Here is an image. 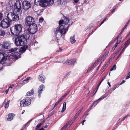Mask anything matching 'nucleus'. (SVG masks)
<instances>
[{"instance_id": "nucleus-9", "label": "nucleus", "mask_w": 130, "mask_h": 130, "mask_svg": "<svg viewBox=\"0 0 130 130\" xmlns=\"http://www.w3.org/2000/svg\"><path fill=\"white\" fill-rule=\"evenodd\" d=\"M31 103L30 99L28 97L21 101L20 105L21 107L26 106L30 105Z\"/></svg>"}, {"instance_id": "nucleus-3", "label": "nucleus", "mask_w": 130, "mask_h": 130, "mask_svg": "<svg viewBox=\"0 0 130 130\" xmlns=\"http://www.w3.org/2000/svg\"><path fill=\"white\" fill-rule=\"evenodd\" d=\"M54 0H35V4L37 5H41L43 7H46L53 4Z\"/></svg>"}, {"instance_id": "nucleus-40", "label": "nucleus", "mask_w": 130, "mask_h": 130, "mask_svg": "<svg viewBox=\"0 0 130 130\" xmlns=\"http://www.w3.org/2000/svg\"><path fill=\"white\" fill-rule=\"evenodd\" d=\"M120 85L119 84H117L115 85V86L114 87L113 90H115L116 88L118 87Z\"/></svg>"}, {"instance_id": "nucleus-19", "label": "nucleus", "mask_w": 130, "mask_h": 130, "mask_svg": "<svg viewBox=\"0 0 130 130\" xmlns=\"http://www.w3.org/2000/svg\"><path fill=\"white\" fill-rule=\"evenodd\" d=\"M13 115L12 113H9L8 114V117L7 119V120L9 121H11L12 120L13 118Z\"/></svg>"}, {"instance_id": "nucleus-16", "label": "nucleus", "mask_w": 130, "mask_h": 130, "mask_svg": "<svg viewBox=\"0 0 130 130\" xmlns=\"http://www.w3.org/2000/svg\"><path fill=\"white\" fill-rule=\"evenodd\" d=\"M2 45H3L5 51H6L5 49H8L10 48L9 44L7 42H4Z\"/></svg>"}, {"instance_id": "nucleus-61", "label": "nucleus", "mask_w": 130, "mask_h": 130, "mask_svg": "<svg viewBox=\"0 0 130 130\" xmlns=\"http://www.w3.org/2000/svg\"><path fill=\"white\" fill-rule=\"evenodd\" d=\"M128 115H127V116H125V117H124L123 118V120H124V119H125L126 118L127 116H128Z\"/></svg>"}, {"instance_id": "nucleus-22", "label": "nucleus", "mask_w": 130, "mask_h": 130, "mask_svg": "<svg viewBox=\"0 0 130 130\" xmlns=\"http://www.w3.org/2000/svg\"><path fill=\"white\" fill-rule=\"evenodd\" d=\"M34 90L32 89L30 91H29L27 92L26 95L28 96L32 95L34 94Z\"/></svg>"}, {"instance_id": "nucleus-7", "label": "nucleus", "mask_w": 130, "mask_h": 130, "mask_svg": "<svg viewBox=\"0 0 130 130\" xmlns=\"http://www.w3.org/2000/svg\"><path fill=\"white\" fill-rule=\"evenodd\" d=\"M24 21L25 25L27 26L35 24L34 18L30 16H29L26 17Z\"/></svg>"}, {"instance_id": "nucleus-14", "label": "nucleus", "mask_w": 130, "mask_h": 130, "mask_svg": "<svg viewBox=\"0 0 130 130\" xmlns=\"http://www.w3.org/2000/svg\"><path fill=\"white\" fill-rule=\"evenodd\" d=\"M107 96V95L106 94L103 95L97 100L94 102L91 106L90 109L92 108L93 107H95L101 100L105 98Z\"/></svg>"}, {"instance_id": "nucleus-4", "label": "nucleus", "mask_w": 130, "mask_h": 130, "mask_svg": "<svg viewBox=\"0 0 130 130\" xmlns=\"http://www.w3.org/2000/svg\"><path fill=\"white\" fill-rule=\"evenodd\" d=\"M23 26L20 24L15 25L10 29L12 34L14 36H18L22 32Z\"/></svg>"}, {"instance_id": "nucleus-34", "label": "nucleus", "mask_w": 130, "mask_h": 130, "mask_svg": "<svg viewBox=\"0 0 130 130\" xmlns=\"http://www.w3.org/2000/svg\"><path fill=\"white\" fill-rule=\"evenodd\" d=\"M30 79V77H29L25 79L23 81L24 82V83L25 82H26V83H27L28 82V81Z\"/></svg>"}, {"instance_id": "nucleus-41", "label": "nucleus", "mask_w": 130, "mask_h": 130, "mask_svg": "<svg viewBox=\"0 0 130 130\" xmlns=\"http://www.w3.org/2000/svg\"><path fill=\"white\" fill-rule=\"evenodd\" d=\"M69 92H68L67 93H66L63 96H62L61 98L63 100V99L68 95Z\"/></svg>"}, {"instance_id": "nucleus-55", "label": "nucleus", "mask_w": 130, "mask_h": 130, "mask_svg": "<svg viewBox=\"0 0 130 130\" xmlns=\"http://www.w3.org/2000/svg\"><path fill=\"white\" fill-rule=\"evenodd\" d=\"M38 43V42H37L36 40H35L34 42V45L35 46Z\"/></svg>"}, {"instance_id": "nucleus-27", "label": "nucleus", "mask_w": 130, "mask_h": 130, "mask_svg": "<svg viewBox=\"0 0 130 130\" xmlns=\"http://www.w3.org/2000/svg\"><path fill=\"white\" fill-rule=\"evenodd\" d=\"M130 43V38L126 42L125 44V47H126Z\"/></svg>"}, {"instance_id": "nucleus-51", "label": "nucleus", "mask_w": 130, "mask_h": 130, "mask_svg": "<svg viewBox=\"0 0 130 130\" xmlns=\"http://www.w3.org/2000/svg\"><path fill=\"white\" fill-rule=\"evenodd\" d=\"M100 85H99V84H98V85L97 86L96 88V91H95V92L94 93V94H95V93H96V92L97 91V90L99 87V86Z\"/></svg>"}, {"instance_id": "nucleus-28", "label": "nucleus", "mask_w": 130, "mask_h": 130, "mask_svg": "<svg viewBox=\"0 0 130 130\" xmlns=\"http://www.w3.org/2000/svg\"><path fill=\"white\" fill-rule=\"evenodd\" d=\"M67 0H60V2L61 4L62 5H65L67 2Z\"/></svg>"}, {"instance_id": "nucleus-60", "label": "nucleus", "mask_w": 130, "mask_h": 130, "mask_svg": "<svg viewBox=\"0 0 130 130\" xmlns=\"http://www.w3.org/2000/svg\"><path fill=\"white\" fill-rule=\"evenodd\" d=\"M25 126L24 125V126H23V127L21 129V130H23V129H24V128H25Z\"/></svg>"}, {"instance_id": "nucleus-45", "label": "nucleus", "mask_w": 130, "mask_h": 130, "mask_svg": "<svg viewBox=\"0 0 130 130\" xmlns=\"http://www.w3.org/2000/svg\"><path fill=\"white\" fill-rule=\"evenodd\" d=\"M118 42H117V43L115 44L114 46V48L113 49V50H114L115 48L118 45Z\"/></svg>"}, {"instance_id": "nucleus-43", "label": "nucleus", "mask_w": 130, "mask_h": 130, "mask_svg": "<svg viewBox=\"0 0 130 130\" xmlns=\"http://www.w3.org/2000/svg\"><path fill=\"white\" fill-rule=\"evenodd\" d=\"M105 77H106V76H105L102 78V80H101V81H100V83L99 84V85H100L101 84V83L105 79Z\"/></svg>"}, {"instance_id": "nucleus-52", "label": "nucleus", "mask_w": 130, "mask_h": 130, "mask_svg": "<svg viewBox=\"0 0 130 130\" xmlns=\"http://www.w3.org/2000/svg\"><path fill=\"white\" fill-rule=\"evenodd\" d=\"M79 115H78V114H77V113H76V114L74 116V120L75 119L78 117Z\"/></svg>"}, {"instance_id": "nucleus-17", "label": "nucleus", "mask_w": 130, "mask_h": 130, "mask_svg": "<svg viewBox=\"0 0 130 130\" xmlns=\"http://www.w3.org/2000/svg\"><path fill=\"white\" fill-rule=\"evenodd\" d=\"M39 80L41 81L42 83L44 82V80L45 79V77L42 75L41 74L39 75L38 77Z\"/></svg>"}, {"instance_id": "nucleus-32", "label": "nucleus", "mask_w": 130, "mask_h": 130, "mask_svg": "<svg viewBox=\"0 0 130 130\" xmlns=\"http://www.w3.org/2000/svg\"><path fill=\"white\" fill-rule=\"evenodd\" d=\"M45 87L43 85H41L39 88V90L43 91V88Z\"/></svg>"}, {"instance_id": "nucleus-21", "label": "nucleus", "mask_w": 130, "mask_h": 130, "mask_svg": "<svg viewBox=\"0 0 130 130\" xmlns=\"http://www.w3.org/2000/svg\"><path fill=\"white\" fill-rule=\"evenodd\" d=\"M70 40L71 43L72 44L74 43L76 41V40L75 39L74 36L71 37L70 38Z\"/></svg>"}, {"instance_id": "nucleus-49", "label": "nucleus", "mask_w": 130, "mask_h": 130, "mask_svg": "<svg viewBox=\"0 0 130 130\" xmlns=\"http://www.w3.org/2000/svg\"><path fill=\"white\" fill-rule=\"evenodd\" d=\"M39 22L40 23H42L43 21V18H41L39 19Z\"/></svg>"}, {"instance_id": "nucleus-31", "label": "nucleus", "mask_w": 130, "mask_h": 130, "mask_svg": "<svg viewBox=\"0 0 130 130\" xmlns=\"http://www.w3.org/2000/svg\"><path fill=\"white\" fill-rule=\"evenodd\" d=\"M10 100L8 101L5 104V108H7L9 106V104Z\"/></svg>"}, {"instance_id": "nucleus-23", "label": "nucleus", "mask_w": 130, "mask_h": 130, "mask_svg": "<svg viewBox=\"0 0 130 130\" xmlns=\"http://www.w3.org/2000/svg\"><path fill=\"white\" fill-rule=\"evenodd\" d=\"M66 103L65 102H64L63 104L62 110L61 111V112L63 113L65 111L66 108Z\"/></svg>"}, {"instance_id": "nucleus-56", "label": "nucleus", "mask_w": 130, "mask_h": 130, "mask_svg": "<svg viewBox=\"0 0 130 130\" xmlns=\"http://www.w3.org/2000/svg\"><path fill=\"white\" fill-rule=\"evenodd\" d=\"M14 86V85L13 84H12L11 85H10V86H9V88H13V87Z\"/></svg>"}, {"instance_id": "nucleus-35", "label": "nucleus", "mask_w": 130, "mask_h": 130, "mask_svg": "<svg viewBox=\"0 0 130 130\" xmlns=\"http://www.w3.org/2000/svg\"><path fill=\"white\" fill-rule=\"evenodd\" d=\"M116 65H114L112 68L110 69V71H111L115 70L116 69Z\"/></svg>"}, {"instance_id": "nucleus-54", "label": "nucleus", "mask_w": 130, "mask_h": 130, "mask_svg": "<svg viewBox=\"0 0 130 130\" xmlns=\"http://www.w3.org/2000/svg\"><path fill=\"white\" fill-rule=\"evenodd\" d=\"M93 69V67H91L90 68H89L88 70V71H89Z\"/></svg>"}, {"instance_id": "nucleus-64", "label": "nucleus", "mask_w": 130, "mask_h": 130, "mask_svg": "<svg viewBox=\"0 0 130 130\" xmlns=\"http://www.w3.org/2000/svg\"><path fill=\"white\" fill-rule=\"evenodd\" d=\"M39 130H44V129L43 128H42L41 129H39Z\"/></svg>"}, {"instance_id": "nucleus-39", "label": "nucleus", "mask_w": 130, "mask_h": 130, "mask_svg": "<svg viewBox=\"0 0 130 130\" xmlns=\"http://www.w3.org/2000/svg\"><path fill=\"white\" fill-rule=\"evenodd\" d=\"M124 51V48H123V49L121 51V52L120 53L119 55L117 57V59L121 55V54Z\"/></svg>"}, {"instance_id": "nucleus-33", "label": "nucleus", "mask_w": 130, "mask_h": 130, "mask_svg": "<svg viewBox=\"0 0 130 130\" xmlns=\"http://www.w3.org/2000/svg\"><path fill=\"white\" fill-rule=\"evenodd\" d=\"M43 91L41 90H38V95L39 97V98H40L41 96V95L42 93V92Z\"/></svg>"}, {"instance_id": "nucleus-13", "label": "nucleus", "mask_w": 130, "mask_h": 130, "mask_svg": "<svg viewBox=\"0 0 130 130\" xmlns=\"http://www.w3.org/2000/svg\"><path fill=\"white\" fill-rule=\"evenodd\" d=\"M7 55H6L5 56L4 54L0 53V63L2 64H4L7 59Z\"/></svg>"}, {"instance_id": "nucleus-26", "label": "nucleus", "mask_w": 130, "mask_h": 130, "mask_svg": "<svg viewBox=\"0 0 130 130\" xmlns=\"http://www.w3.org/2000/svg\"><path fill=\"white\" fill-rule=\"evenodd\" d=\"M18 48H12L11 49L9 50L10 53L11 52H15L17 51Z\"/></svg>"}, {"instance_id": "nucleus-10", "label": "nucleus", "mask_w": 130, "mask_h": 130, "mask_svg": "<svg viewBox=\"0 0 130 130\" xmlns=\"http://www.w3.org/2000/svg\"><path fill=\"white\" fill-rule=\"evenodd\" d=\"M32 34L27 29H26L24 31V33L22 36H23L25 38V41L26 42L28 40H30V42L31 39Z\"/></svg>"}, {"instance_id": "nucleus-63", "label": "nucleus", "mask_w": 130, "mask_h": 130, "mask_svg": "<svg viewBox=\"0 0 130 130\" xmlns=\"http://www.w3.org/2000/svg\"><path fill=\"white\" fill-rule=\"evenodd\" d=\"M81 112L79 111V110L78 112H77V113H77V114H78V115Z\"/></svg>"}, {"instance_id": "nucleus-15", "label": "nucleus", "mask_w": 130, "mask_h": 130, "mask_svg": "<svg viewBox=\"0 0 130 130\" xmlns=\"http://www.w3.org/2000/svg\"><path fill=\"white\" fill-rule=\"evenodd\" d=\"M76 59H69L66 61V63L68 64L72 65L74 64L76 61Z\"/></svg>"}, {"instance_id": "nucleus-30", "label": "nucleus", "mask_w": 130, "mask_h": 130, "mask_svg": "<svg viewBox=\"0 0 130 130\" xmlns=\"http://www.w3.org/2000/svg\"><path fill=\"white\" fill-rule=\"evenodd\" d=\"M26 51V49L24 47L21 48L20 49V52L22 53Z\"/></svg>"}, {"instance_id": "nucleus-11", "label": "nucleus", "mask_w": 130, "mask_h": 130, "mask_svg": "<svg viewBox=\"0 0 130 130\" xmlns=\"http://www.w3.org/2000/svg\"><path fill=\"white\" fill-rule=\"evenodd\" d=\"M14 8L13 10H16L18 12L20 11V12H21V13H22L21 4L19 1H16V2H14Z\"/></svg>"}, {"instance_id": "nucleus-2", "label": "nucleus", "mask_w": 130, "mask_h": 130, "mask_svg": "<svg viewBox=\"0 0 130 130\" xmlns=\"http://www.w3.org/2000/svg\"><path fill=\"white\" fill-rule=\"evenodd\" d=\"M20 11L18 12L17 11L13 10V12H10L7 14V17L10 20L11 22L12 21H17L19 19V16L22 14Z\"/></svg>"}, {"instance_id": "nucleus-38", "label": "nucleus", "mask_w": 130, "mask_h": 130, "mask_svg": "<svg viewBox=\"0 0 130 130\" xmlns=\"http://www.w3.org/2000/svg\"><path fill=\"white\" fill-rule=\"evenodd\" d=\"M130 78V71L128 73V74L126 77V79H127Z\"/></svg>"}, {"instance_id": "nucleus-5", "label": "nucleus", "mask_w": 130, "mask_h": 130, "mask_svg": "<svg viewBox=\"0 0 130 130\" xmlns=\"http://www.w3.org/2000/svg\"><path fill=\"white\" fill-rule=\"evenodd\" d=\"M26 42L24 37L21 35L19 36L15 40V43L17 46H23L26 44Z\"/></svg>"}, {"instance_id": "nucleus-50", "label": "nucleus", "mask_w": 130, "mask_h": 130, "mask_svg": "<svg viewBox=\"0 0 130 130\" xmlns=\"http://www.w3.org/2000/svg\"><path fill=\"white\" fill-rule=\"evenodd\" d=\"M116 6H115V8L114 9H113V10L111 11V12L112 13H113V12H115V9H116Z\"/></svg>"}, {"instance_id": "nucleus-6", "label": "nucleus", "mask_w": 130, "mask_h": 130, "mask_svg": "<svg viewBox=\"0 0 130 130\" xmlns=\"http://www.w3.org/2000/svg\"><path fill=\"white\" fill-rule=\"evenodd\" d=\"M11 24L12 22L10 20L7 18L4 19L1 21L0 23V26L3 28H6L9 27Z\"/></svg>"}, {"instance_id": "nucleus-36", "label": "nucleus", "mask_w": 130, "mask_h": 130, "mask_svg": "<svg viewBox=\"0 0 130 130\" xmlns=\"http://www.w3.org/2000/svg\"><path fill=\"white\" fill-rule=\"evenodd\" d=\"M42 124V123H40L39 124H38L36 126V129H38L39 128L40 126Z\"/></svg>"}, {"instance_id": "nucleus-29", "label": "nucleus", "mask_w": 130, "mask_h": 130, "mask_svg": "<svg viewBox=\"0 0 130 130\" xmlns=\"http://www.w3.org/2000/svg\"><path fill=\"white\" fill-rule=\"evenodd\" d=\"M4 51L3 45L0 44V52H2L3 53V52H4Z\"/></svg>"}, {"instance_id": "nucleus-37", "label": "nucleus", "mask_w": 130, "mask_h": 130, "mask_svg": "<svg viewBox=\"0 0 130 130\" xmlns=\"http://www.w3.org/2000/svg\"><path fill=\"white\" fill-rule=\"evenodd\" d=\"M3 17V14L1 12H0V21L2 20Z\"/></svg>"}, {"instance_id": "nucleus-46", "label": "nucleus", "mask_w": 130, "mask_h": 130, "mask_svg": "<svg viewBox=\"0 0 130 130\" xmlns=\"http://www.w3.org/2000/svg\"><path fill=\"white\" fill-rule=\"evenodd\" d=\"M79 0H73V3H75L77 4L79 2Z\"/></svg>"}, {"instance_id": "nucleus-44", "label": "nucleus", "mask_w": 130, "mask_h": 130, "mask_svg": "<svg viewBox=\"0 0 130 130\" xmlns=\"http://www.w3.org/2000/svg\"><path fill=\"white\" fill-rule=\"evenodd\" d=\"M129 22H128V21L126 23L125 25L124 26V28L125 29V28L129 24Z\"/></svg>"}, {"instance_id": "nucleus-1", "label": "nucleus", "mask_w": 130, "mask_h": 130, "mask_svg": "<svg viewBox=\"0 0 130 130\" xmlns=\"http://www.w3.org/2000/svg\"><path fill=\"white\" fill-rule=\"evenodd\" d=\"M72 23L71 20L66 18L63 20H62L59 21V27L56 28L55 32L56 34V36L57 40L61 37L63 38H64V35L68 30V27L72 24Z\"/></svg>"}, {"instance_id": "nucleus-58", "label": "nucleus", "mask_w": 130, "mask_h": 130, "mask_svg": "<svg viewBox=\"0 0 130 130\" xmlns=\"http://www.w3.org/2000/svg\"><path fill=\"white\" fill-rule=\"evenodd\" d=\"M121 41V40H117V42H118V44H119L120 42Z\"/></svg>"}, {"instance_id": "nucleus-48", "label": "nucleus", "mask_w": 130, "mask_h": 130, "mask_svg": "<svg viewBox=\"0 0 130 130\" xmlns=\"http://www.w3.org/2000/svg\"><path fill=\"white\" fill-rule=\"evenodd\" d=\"M31 120L29 121L27 123H26L25 124L24 126H26L28 124H29L31 122Z\"/></svg>"}, {"instance_id": "nucleus-59", "label": "nucleus", "mask_w": 130, "mask_h": 130, "mask_svg": "<svg viewBox=\"0 0 130 130\" xmlns=\"http://www.w3.org/2000/svg\"><path fill=\"white\" fill-rule=\"evenodd\" d=\"M107 84H108V85L110 87L111 86V85H110V83L109 82H108L107 83Z\"/></svg>"}, {"instance_id": "nucleus-18", "label": "nucleus", "mask_w": 130, "mask_h": 130, "mask_svg": "<svg viewBox=\"0 0 130 130\" xmlns=\"http://www.w3.org/2000/svg\"><path fill=\"white\" fill-rule=\"evenodd\" d=\"M14 3V2H12L11 0H10L8 3L7 6L8 7H10L11 9L12 8Z\"/></svg>"}, {"instance_id": "nucleus-47", "label": "nucleus", "mask_w": 130, "mask_h": 130, "mask_svg": "<svg viewBox=\"0 0 130 130\" xmlns=\"http://www.w3.org/2000/svg\"><path fill=\"white\" fill-rule=\"evenodd\" d=\"M106 18H104V20L101 22V23L100 25V26L103 23H104V22L105 21L106 19Z\"/></svg>"}, {"instance_id": "nucleus-8", "label": "nucleus", "mask_w": 130, "mask_h": 130, "mask_svg": "<svg viewBox=\"0 0 130 130\" xmlns=\"http://www.w3.org/2000/svg\"><path fill=\"white\" fill-rule=\"evenodd\" d=\"M29 27L27 29L32 35L35 33L37 31L38 28L37 25L34 24L28 26Z\"/></svg>"}, {"instance_id": "nucleus-57", "label": "nucleus", "mask_w": 130, "mask_h": 130, "mask_svg": "<svg viewBox=\"0 0 130 130\" xmlns=\"http://www.w3.org/2000/svg\"><path fill=\"white\" fill-rule=\"evenodd\" d=\"M86 120H83V121H82V123L83 125H84V123L85 121Z\"/></svg>"}, {"instance_id": "nucleus-20", "label": "nucleus", "mask_w": 130, "mask_h": 130, "mask_svg": "<svg viewBox=\"0 0 130 130\" xmlns=\"http://www.w3.org/2000/svg\"><path fill=\"white\" fill-rule=\"evenodd\" d=\"M107 55L104 54L103 55L100 57L98 61H101L102 60L103 61L106 57Z\"/></svg>"}, {"instance_id": "nucleus-42", "label": "nucleus", "mask_w": 130, "mask_h": 130, "mask_svg": "<svg viewBox=\"0 0 130 130\" xmlns=\"http://www.w3.org/2000/svg\"><path fill=\"white\" fill-rule=\"evenodd\" d=\"M68 123H67L66 125H64L61 128V130H63L64 128H66L68 126Z\"/></svg>"}, {"instance_id": "nucleus-62", "label": "nucleus", "mask_w": 130, "mask_h": 130, "mask_svg": "<svg viewBox=\"0 0 130 130\" xmlns=\"http://www.w3.org/2000/svg\"><path fill=\"white\" fill-rule=\"evenodd\" d=\"M58 102H56L55 104V105L54 106V107H55V106L58 105Z\"/></svg>"}, {"instance_id": "nucleus-24", "label": "nucleus", "mask_w": 130, "mask_h": 130, "mask_svg": "<svg viewBox=\"0 0 130 130\" xmlns=\"http://www.w3.org/2000/svg\"><path fill=\"white\" fill-rule=\"evenodd\" d=\"M5 32L2 29H0V36H4L5 35Z\"/></svg>"}, {"instance_id": "nucleus-25", "label": "nucleus", "mask_w": 130, "mask_h": 130, "mask_svg": "<svg viewBox=\"0 0 130 130\" xmlns=\"http://www.w3.org/2000/svg\"><path fill=\"white\" fill-rule=\"evenodd\" d=\"M20 54L18 53L15 52H14V54H13L14 56L16 58H18L20 57Z\"/></svg>"}, {"instance_id": "nucleus-53", "label": "nucleus", "mask_w": 130, "mask_h": 130, "mask_svg": "<svg viewBox=\"0 0 130 130\" xmlns=\"http://www.w3.org/2000/svg\"><path fill=\"white\" fill-rule=\"evenodd\" d=\"M125 82V80H123L122 81V82H121V83L120 84H119V85H121L122 84L124 83Z\"/></svg>"}, {"instance_id": "nucleus-12", "label": "nucleus", "mask_w": 130, "mask_h": 130, "mask_svg": "<svg viewBox=\"0 0 130 130\" xmlns=\"http://www.w3.org/2000/svg\"><path fill=\"white\" fill-rule=\"evenodd\" d=\"M22 8L24 10H26L31 7L30 2L27 1H24L22 3Z\"/></svg>"}]
</instances>
